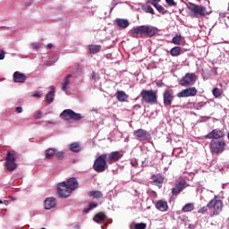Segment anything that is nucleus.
<instances>
[{"instance_id": "37998d69", "label": "nucleus", "mask_w": 229, "mask_h": 229, "mask_svg": "<svg viewBox=\"0 0 229 229\" xmlns=\"http://www.w3.org/2000/svg\"><path fill=\"white\" fill-rule=\"evenodd\" d=\"M152 6H155V4H158L160 3V0H151Z\"/></svg>"}, {"instance_id": "8fccbe9b", "label": "nucleus", "mask_w": 229, "mask_h": 229, "mask_svg": "<svg viewBox=\"0 0 229 229\" xmlns=\"http://www.w3.org/2000/svg\"><path fill=\"white\" fill-rule=\"evenodd\" d=\"M151 194H152V196H154V198H157V192L156 191H152Z\"/></svg>"}, {"instance_id": "6e6d98bb", "label": "nucleus", "mask_w": 229, "mask_h": 229, "mask_svg": "<svg viewBox=\"0 0 229 229\" xmlns=\"http://www.w3.org/2000/svg\"><path fill=\"white\" fill-rule=\"evenodd\" d=\"M0 203H3V201L0 200Z\"/></svg>"}, {"instance_id": "a878e982", "label": "nucleus", "mask_w": 229, "mask_h": 229, "mask_svg": "<svg viewBox=\"0 0 229 229\" xmlns=\"http://www.w3.org/2000/svg\"><path fill=\"white\" fill-rule=\"evenodd\" d=\"M69 149L73 153H79V151L81 149V145H80L78 142H73L69 145Z\"/></svg>"}, {"instance_id": "c85d7f7f", "label": "nucleus", "mask_w": 229, "mask_h": 229, "mask_svg": "<svg viewBox=\"0 0 229 229\" xmlns=\"http://www.w3.org/2000/svg\"><path fill=\"white\" fill-rule=\"evenodd\" d=\"M182 48L180 47H174L170 50L171 56H180V55H182Z\"/></svg>"}, {"instance_id": "9b49d317", "label": "nucleus", "mask_w": 229, "mask_h": 229, "mask_svg": "<svg viewBox=\"0 0 229 229\" xmlns=\"http://www.w3.org/2000/svg\"><path fill=\"white\" fill-rule=\"evenodd\" d=\"M5 167L7 171H15L17 169V164L15 163V153L7 152L5 157Z\"/></svg>"}, {"instance_id": "c03bdc74", "label": "nucleus", "mask_w": 229, "mask_h": 229, "mask_svg": "<svg viewBox=\"0 0 229 229\" xmlns=\"http://www.w3.org/2000/svg\"><path fill=\"white\" fill-rule=\"evenodd\" d=\"M40 117H42V113H41V112H38V113L35 114V118H36V119H40Z\"/></svg>"}, {"instance_id": "cd10ccee", "label": "nucleus", "mask_w": 229, "mask_h": 229, "mask_svg": "<svg viewBox=\"0 0 229 229\" xmlns=\"http://www.w3.org/2000/svg\"><path fill=\"white\" fill-rule=\"evenodd\" d=\"M172 44L175 46H182L183 44V37L182 35H177L172 38Z\"/></svg>"}, {"instance_id": "2f4dec72", "label": "nucleus", "mask_w": 229, "mask_h": 229, "mask_svg": "<svg viewBox=\"0 0 229 229\" xmlns=\"http://www.w3.org/2000/svg\"><path fill=\"white\" fill-rule=\"evenodd\" d=\"M212 94L214 98H219L221 96H223V89H220L219 88H214L212 90Z\"/></svg>"}, {"instance_id": "4c0bfd02", "label": "nucleus", "mask_w": 229, "mask_h": 229, "mask_svg": "<svg viewBox=\"0 0 229 229\" xmlns=\"http://www.w3.org/2000/svg\"><path fill=\"white\" fill-rule=\"evenodd\" d=\"M96 207H98V203L96 202H89V208L84 209V212L86 214H89V212H90V210H92V208H96Z\"/></svg>"}, {"instance_id": "f257e3e1", "label": "nucleus", "mask_w": 229, "mask_h": 229, "mask_svg": "<svg viewBox=\"0 0 229 229\" xmlns=\"http://www.w3.org/2000/svg\"><path fill=\"white\" fill-rule=\"evenodd\" d=\"M79 183L76 178L72 177L68 180L67 182H63L57 186V192L59 194V198H69L72 191H76L78 189Z\"/></svg>"}, {"instance_id": "f03ea898", "label": "nucleus", "mask_w": 229, "mask_h": 229, "mask_svg": "<svg viewBox=\"0 0 229 229\" xmlns=\"http://www.w3.org/2000/svg\"><path fill=\"white\" fill-rule=\"evenodd\" d=\"M223 199H219L217 195H215L214 198L208 203L210 217L219 216L221 212H223Z\"/></svg>"}, {"instance_id": "5701e85b", "label": "nucleus", "mask_w": 229, "mask_h": 229, "mask_svg": "<svg viewBox=\"0 0 229 229\" xmlns=\"http://www.w3.org/2000/svg\"><path fill=\"white\" fill-rule=\"evenodd\" d=\"M115 23L118 26V28H121V30H126V28L130 26V21L124 19H116Z\"/></svg>"}, {"instance_id": "aec40b11", "label": "nucleus", "mask_w": 229, "mask_h": 229, "mask_svg": "<svg viewBox=\"0 0 229 229\" xmlns=\"http://www.w3.org/2000/svg\"><path fill=\"white\" fill-rule=\"evenodd\" d=\"M14 83H24L26 81L27 77L24 73H21L20 72H15L13 75Z\"/></svg>"}, {"instance_id": "7c9ffc66", "label": "nucleus", "mask_w": 229, "mask_h": 229, "mask_svg": "<svg viewBox=\"0 0 229 229\" xmlns=\"http://www.w3.org/2000/svg\"><path fill=\"white\" fill-rule=\"evenodd\" d=\"M69 78H71V74L66 75V77L64 80V82L61 84L62 90H64V92H67V86L70 82Z\"/></svg>"}, {"instance_id": "ea45409f", "label": "nucleus", "mask_w": 229, "mask_h": 229, "mask_svg": "<svg viewBox=\"0 0 229 229\" xmlns=\"http://www.w3.org/2000/svg\"><path fill=\"white\" fill-rule=\"evenodd\" d=\"M165 3L168 6H176V2H174V0H165Z\"/></svg>"}, {"instance_id": "6ab92c4d", "label": "nucleus", "mask_w": 229, "mask_h": 229, "mask_svg": "<svg viewBox=\"0 0 229 229\" xmlns=\"http://www.w3.org/2000/svg\"><path fill=\"white\" fill-rule=\"evenodd\" d=\"M151 180L154 185H157L158 189H162V184L164 183V175L160 174H153L151 176Z\"/></svg>"}, {"instance_id": "39448f33", "label": "nucleus", "mask_w": 229, "mask_h": 229, "mask_svg": "<svg viewBox=\"0 0 229 229\" xmlns=\"http://www.w3.org/2000/svg\"><path fill=\"white\" fill-rule=\"evenodd\" d=\"M188 9L192 13L193 17H206L208 14L207 7L203 5H198L196 4H189Z\"/></svg>"}, {"instance_id": "f8f14e48", "label": "nucleus", "mask_w": 229, "mask_h": 229, "mask_svg": "<svg viewBox=\"0 0 229 229\" xmlns=\"http://www.w3.org/2000/svg\"><path fill=\"white\" fill-rule=\"evenodd\" d=\"M106 158L107 164H115V162H119V160L122 159V157L124 156L123 154V151H113L109 154H104Z\"/></svg>"}, {"instance_id": "09e8293b", "label": "nucleus", "mask_w": 229, "mask_h": 229, "mask_svg": "<svg viewBox=\"0 0 229 229\" xmlns=\"http://www.w3.org/2000/svg\"><path fill=\"white\" fill-rule=\"evenodd\" d=\"M34 49H38V43H34L32 44Z\"/></svg>"}, {"instance_id": "49530a36", "label": "nucleus", "mask_w": 229, "mask_h": 229, "mask_svg": "<svg viewBox=\"0 0 229 229\" xmlns=\"http://www.w3.org/2000/svg\"><path fill=\"white\" fill-rule=\"evenodd\" d=\"M0 60H4V52H0Z\"/></svg>"}, {"instance_id": "a18cd8bd", "label": "nucleus", "mask_w": 229, "mask_h": 229, "mask_svg": "<svg viewBox=\"0 0 229 229\" xmlns=\"http://www.w3.org/2000/svg\"><path fill=\"white\" fill-rule=\"evenodd\" d=\"M16 112H17V114H22V107H21V106L16 107Z\"/></svg>"}, {"instance_id": "79ce46f5", "label": "nucleus", "mask_w": 229, "mask_h": 229, "mask_svg": "<svg viewBox=\"0 0 229 229\" xmlns=\"http://www.w3.org/2000/svg\"><path fill=\"white\" fill-rule=\"evenodd\" d=\"M55 157H56V158H64V152L60 151V152L55 153Z\"/></svg>"}, {"instance_id": "864d4df0", "label": "nucleus", "mask_w": 229, "mask_h": 229, "mask_svg": "<svg viewBox=\"0 0 229 229\" xmlns=\"http://www.w3.org/2000/svg\"><path fill=\"white\" fill-rule=\"evenodd\" d=\"M48 124H51V122H47Z\"/></svg>"}, {"instance_id": "58836bf2", "label": "nucleus", "mask_w": 229, "mask_h": 229, "mask_svg": "<svg viewBox=\"0 0 229 229\" xmlns=\"http://www.w3.org/2000/svg\"><path fill=\"white\" fill-rule=\"evenodd\" d=\"M208 210V207H202L199 209V214H205V212H207Z\"/></svg>"}, {"instance_id": "423d86ee", "label": "nucleus", "mask_w": 229, "mask_h": 229, "mask_svg": "<svg viewBox=\"0 0 229 229\" xmlns=\"http://www.w3.org/2000/svg\"><path fill=\"white\" fill-rule=\"evenodd\" d=\"M211 153H215L219 155V153H223L225 151V148H226V142L225 140H213L209 145Z\"/></svg>"}, {"instance_id": "b1692460", "label": "nucleus", "mask_w": 229, "mask_h": 229, "mask_svg": "<svg viewBox=\"0 0 229 229\" xmlns=\"http://www.w3.org/2000/svg\"><path fill=\"white\" fill-rule=\"evenodd\" d=\"M128 95L123 91H117L116 92V99H118L121 103H124V101H128Z\"/></svg>"}, {"instance_id": "c756f323", "label": "nucleus", "mask_w": 229, "mask_h": 229, "mask_svg": "<svg viewBox=\"0 0 229 229\" xmlns=\"http://www.w3.org/2000/svg\"><path fill=\"white\" fill-rule=\"evenodd\" d=\"M148 226V225H146L145 223H131L130 225V228L131 229H146Z\"/></svg>"}, {"instance_id": "9d476101", "label": "nucleus", "mask_w": 229, "mask_h": 229, "mask_svg": "<svg viewBox=\"0 0 229 229\" xmlns=\"http://www.w3.org/2000/svg\"><path fill=\"white\" fill-rule=\"evenodd\" d=\"M189 184H187V180L184 178H179L174 184V187L172 189V194L174 196H178L180 192L183 191V189H187Z\"/></svg>"}, {"instance_id": "bb28decb", "label": "nucleus", "mask_w": 229, "mask_h": 229, "mask_svg": "<svg viewBox=\"0 0 229 229\" xmlns=\"http://www.w3.org/2000/svg\"><path fill=\"white\" fill-rule=\"evenodd\" d=\"M101 51V46L100 45H90L89 47V52L91 55H97V53H99Z\"/></svg>"}, {"instance_id": "0eeeda50", "label": "nucleus", "mask_w": 229, "mask_h": 229, "mask_svg": "<svg viewBox=\"0 0 229 229\" xmlns=\"http://www.w3.org/2000/svg\"><path fill=\"white\" fill-rule=\"evenodd\" d=\"M197 81L198 76L196 73L189 72L186 73L185 76L179 81V85H181V87H192V85H194Z\"/></svg>"}, {"instance_id": "a19ab883", "label": "nucleus", "mask_w": 229, "mask_h": 229, "mask_svg": "<svg viewBox=\"0 0 229 229\" xmlns=\"http://www.w3.org/2000/svg\"><path fill=\"white\" fill-rule=\"evenodd\" d=\"M131 165H132V167H138L139 161H137V159H131Z\"/></svg>"}, {"instance_id": "ddd939ff", "label": "nucleus", "mask_w": 229, "mask_h": 229, "mask_svg": "<svg viewBox=\"0 0 229 229\" xmlns=\"http://www.w3.org/2000/svg\"><path fill=\"white\" fill-rule=\"evenodd\" d=\"M198 96V89L196 87H189L177 93V98H194Z\"/></svg>"}, {"instance_id": "412c9836", "label": "nucleus", "mask_w": 229, "mask_h": 229, "mask_svg": "<svg viewBox=\"0 0 229 229\" xmlns=\"http://www.w3.org/2000/svg\"><path fill=\"white\" fill-rule=\"evenodd\" d=\"M44 207L46 210H51V208H55L56 207V199H55L53 197L47 198L45 200Z\"/></svg>"}, {"instance_id": "5fc2aeb1", "label": "nucleus", "mask_w": 229, "mask_h": 229, "mask_svg": "<svg viewBox=\"0 0 229 229\" xmlns=\"http://www.w3.org/2000/svg\"><path fill=\"white\" fill-rule=\"evenodd\" d=\"M41 229H46V227H43V228H41Z\"/></svg>"}, {"instance_id": "393cba45", "label": "nucleus", "mask_w": 229, "mask_h": 229, "mask_svg": "<svg viewBox=\"0 0 229 229\" xmlns=\"http://www.w3.org/2000/svg\"><path fill=\"white\" fill-rule=\"evenodd\" d=\"M46 99L47 103H53V101L55 100V86L50 87V91L46 96Z\"/></svg>"}, {"instance_id": "603ef678", "label": "nucleus", "mask_w": 229, "mask_h": 229, "mask_svg": "<svg viewBox=\"0 0 229 229\" xmlns=\"http://www.w3.org/2000/svg\"><path fill=\"white\" fill-rule=\"evenodd\" d=\"M76 229H80V226H79V225H76Z\"/></svg>"}, {"instance_id": "7ed1b4c3", "label": "nucleus", "mask_w": 229, "mask_h": 229, "mask_svg": "<svg viewBox=\"0 0 229 229\" xmlns=\"http://www.w3.org/2000/svg\"><path fill=\"white\" fill-rule=\"evenodd\" d=\"M93 169L97 173H104L108 169V161H106V156L105 154L99 156L94 162Z\"/></svg>"}, {"instance_id": "72a5a7b5", "label": "nucleus", "mask_w": 229, "mask_h": 229, "mask_svg": "<svg viewBox=\"0 0 229 229\" xmlns=\"http://www.w3.org/2000/svg\"><path fill=\"white\" fill-rule=\"evenodd\" d=\"M142 10H144L146 13H151V15H155V10L153 7H151V5L144 4L142 5Z\"/></svg>"}, {"instance_id": "4468645a", "label": "nucleus", "mask_w": 229, "mask_h": 229, "mask_svg": "<svg viewBox=\"0 0 229 229\" xmlns=\"http://www.w3.org/2000/svg\"><path fill=\"white\" fill-rule=\"evenodd\" d=\"M163 101L165 106H171L174 101V91L171 89H166L163 94Z\"/></svg>"}, {"instance_id": "20e7f679", "label": "nucleus", "mask_w": 229, "mask_h": 229, "mask_svg": "<svg viewBox=\"0 0 229 229\" xmlns=\"http://www.w3.org/2000/svg\"><path fill=\"white\" fill-rule=\"evenodd\" d=\"M140 98H142V101H144L145 103H148L149 105H157V91L153 89H143L140 93Z\"/></svg>"}, {"instance_id": "473e14b6", "label": "nucleus", "mask_w": 229, "mask_h": 229, "mask_svg": "<svg viewBox=\"0 0 229 229\" xmlns=\"http://www.w3.org/2000/svg\"><path fill=\"white\" fill-rule=\"evenodd\" d=\"M89 196L91 198H95L96 199H99V198H103V193L99 191H89Z\"/></svg>"}, {"instance_id": "c9c22d12", "label": "nucleus", "mask_w": 229, "mask_h": 229, "mask_svg": "<svg viewBox=\"0 0 229 229\" xmlns=\"http://www.w3.org/2000/svg\"><path fill=\"white\" fill-rule=\"evenodd\" d=\"M54 155H56V149L55 148H48L46 151V158H52Z\"/></svg>"}, {"instance_id": "3c124183", "label": "nucleus", "mask_w": 229, "mask_h": 229, "mask_svg": "<svg viewBox=\"0 0 229 229\" xmlns=\"http://www.w3.org/2000/svg\"><path fill=\"white\" fill-rule=\"evenodd\" d=\"M47 47H48V49H51V47H53V44H51V43L48 44V45H47Z\"/></svg>"}, {"instance_id": "4be33fe9", "label": "nucleus", "mask_w": 229, "mask_h": 229, "mask_svg": "<svg viewBox=\"0 0 229 229\" xmlns=\"http://www.w3.org/2000/svg\"><path fill=\"white\" fill-rule=\"evenodd\" d=\"M94 221L96 223H100L101 225H103V223H106V226L108 225V218L103 213L97 214L94 217Z\"/></svg>"}, {"instance_id": "1a4fd4ad", "label": "nucleus", "mask_w": 229, "mask_h": 229, "mask_svg": "<svg viewBox=\"0 0 229 229\" xmlns=\"http://www.w3.org/2000/svg\"><path fill=\"white\" fill-rule=\"evenodd\" d=\"M133 135L137 140L140 142H149L151 140V134L144 129H138L133 131Z\"/></svg>"}, {"instance_id": "f3484780", "label": "nucleus", "mask_w": 229, "mask_h": 229, "mask_svg": "<svg viewBox=\"0 0 229 229\" xmlns=\"http://www.w3.org/2000/svg\"><path fill=\"white\" fill-rule=\"evenodd\" d=\"M158 29L151 25H143V37H155Z\"/></svg>"}, {"instance_id": "2eb2a0df", "label": "nucleus", "mask_w": 229, "mask_h": 229, "mask_svg": "<svg viewBox=\"0 0 229 229\" xmlns=\"http://www.w3.org/2000/svg\"><path fill=\"white\" fill-rule=\"evenodd\" d=\"M130 36L133 37L134 38H144V27H143V25L132 28L130 30Z\"/></svg>"}, {"instance_id": "e433bc0d", "label": "nucleus", "mask_w": 229, "mask_h": 229, "mask_svg": "<svg viewBox=\"0 0 229 229\" xmlns=\"http://www.w3.org/2000/svg\"><path fill=\"white\" fill-rule=\"evenodd\" d=\"M194 210V204L188 203L182 208V212H192Z\"/></svg>"}, {"instance_id": "de8ad7c7", "label": "nucleus", "mask_w": 229, "mask_h": 229, "mask_svg": "<svg viewBox=\"0 0 229 229\" xmlns=\"http://www.w3.org/2000/svg\"><path fill=\"white\" fill-rule=\"evenodd\" d=\"M33 98H40V93L39 92L34 93Z\"/></svg>"}, {"instance_id": "dca6fc26", "label": "nucleus", "mask_w": 229, "mask_h": 229, "mask_svg": "<svg viewBox=\"0 0 229 229\" xmlns=\"http://www.w3.org/2000/svg\"><path fill=\"white\" fill-rule=\"evenodd\" d=\"M225 137V132L219 129H214L212 132L208 133L205 136V139H213V140H219Z\"/></svg>"}, {"instance_id": "6e6552de", "label": "nucleus", "mask_w": 229, "mask_h": 229, "mask_svg": "<svg viewBox=\"0 0 229 229\" xmlns=\"http://www.w3.org/2000/svg\"><path fill=\"white\" fill-rule=\"evenodd\" d=\"M60 117L61 119H64V121H69L71 119L72 121H80V119H81V114L72 111V109H66L61 113Z\"/></svg>"}, {"instance_id": "f704fd0d", "label": "nucleus", "mask_w": 229, "mask_h": 229, "mask_svg": "<svg viewBox=\"0 0 229 229\" xmlns=\"http://www.w3.org/2000/svg\"><path fill=\"white\" fill-rule=\"evenodd\" d=\"M154 7L156 10H157V12H159V13H162V15H165V13H167V10H165V8L159 4H154Z\"/></svg>"}, {"instance_id": "a211bd4d", "label": "nucleus", "mask_w": 229, "mask_h": 229, "mask_svg": "<svg viewBox=\"0 0 229 229\" xmlns=\"http://www.w3.org/2000/svg\"><path fill=\"white\" fill-rule=\"evenodd\" d=\"M155 207L159 212H167L169 210V205L167 201L159 199L156 202Z\"/></svg>"}]
</instances>
